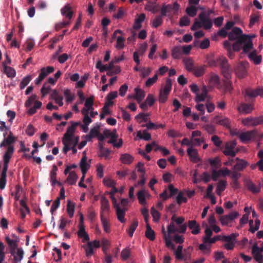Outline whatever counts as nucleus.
<instances>
[{"mask_svg": "<svg viewBox=\"0 0 263 263\" xmlns=\"http://www.w3.org/2000/svg\"><path fill=\"white\" fill-rule=\"evenodd\" d=\"M206 61L210 66H219L222 74L226 79L229 80L231 78L232 69L226 57L221 56L215 58L213 55H209L206 57Z\"/></svg>", "mask_w": 263, "mask_h": 263, "instance_id": "1", "label": "nucleus"}, {"mask_svg": "<svg viewBox=\"0 0 263 263\" xmlns=\"http://www.w3.org/2000/svg\"><path fill=\"white\" fill-rule=\"evenodd\" d=\"M80 125L79 122H71V125L69 126L64 134L62 139V142H71L73 143L74 145H77L79 141V137L78 136H74V133L77 126Z\"/></svg>", "mask_w": 263, "mask_h": 263, "instance_id": "2", "label": "nucleus"}, {"mask_svg": "<svg viewBox=\"0 0 263 263\" xmlns=\"http://www.w3.org/2000/svg\"><path fill=\"white\" fill-rule=\"evenodd\" d=\"M242 123L247 126H256L263 125V115L256 117H248L242 120Z\"/></svg>", "mask_w": 263, "mask_h": 263, "instance_id": "3", "label": "nucleus"}, {"mask_svg": "<svg viewBox=\"0 0 263 263\" xmlns=\"http://www.w3.org/2000/svg\"><path fill=\"white\" fill-rule=\"evenodd\" d=\"M248 65L249 63L247 62H241L236 65L235 68V72L238 78L242 79L247 76V68Z\"/></svg>", "mask_w": 263, "mask_h": 263, "instance_id": "4", "label": "nucleus"}, {"mask_svg": "<svg viewBox=\"0 0 263 263\" xmlns=\"http://www.w3.org/2000/svg\"><path fill=\"white\" fill-rule=\"evenodd\" d=\"M257 134V132L256 130H252L246 132L237 133L236 135L239 137L242 142L246 143L252 139H254L256 138Z\"/></svg>", "mask_w": 263, "mask_h": 263, "instance_id": "5", "label": "nucleus"}, {"mask_svg": "<svg viewBox=\"0 0 263 263\" xmlns=\"http://www.w3.org/2000/svg\"><path fill=\"white\" fill-rule=\"evenodd\" d=\"M7 134V132L3 134L4 139L3 141L0 143V147L7 146H13V144L17 139V138L14 136L12 133L11 131H9V134L7 137H6Z\"/></svg>", "mask_w": 263, "mask_h": 263, "instance_id": "6", "label": "nucleus"}, {"mask_svg": "<svg viewBox=\"0 0 263 263\" xmlns=\"http://www.w3.org/2000/svg\"><path fill=\"white\" fill-rule=\"evenodd\" d=\"M238 212L236 211L232 212L228 215L221 216L220 218V221L222 225L227 226L231 223L233 220L238 216Z\"/></svg>", "mask_w": 263, "mask_h": 263, "instance_id": "7", "label": "nucleus"}, {"mask_svg": "<svg viewBox=\"0 0 263 263\" xmlns=\"http://www.w3.org/2000/svg\"><path fill=\"white\" fill-rule=\"evenodd\" d=\"M112 201L114 204V206L116 210V213L117 215L118 219L122 223L125 222L124 219V216L125 215V210L124 209H121L119 204L117 203V200L115 197L112 198Z\"/></svg>", "mask_w": 263, "mask_h": 263, "instance_id": "8", "label": "nucleus"}, {"mask_svg": "<svg viewBox=\"0 0 263 263\" xmlns=\"http://www.w3.org/2000/svg\"><path fill=\"white\" fill-rule=\"evenodd\" d=\"M13 152L14 146H9L7 148L6 151L3 156L4 165L3 170H8L9 161L13 155Z\"/></svg>", "mask_w": 263, "mask_h": 263, "instance_id": "9", "label": "nucleus"}, {"mask_svg": "<svg viewBox=\"0 0 263 263\" xmlns=\"http://www.w3.org/2000/svg\"><path fill=\"white\" fill-rule=\"evenodd\" d=\"M199 18L201 22L202 27L205 29H210L212 26V21L207 16L204 12H201L199 14Z\"/></svg>", "mask_w": 263, "mask_h": 263, "instance_id": "10", "label": "nucleus"}, {"mask_svg": "<svg viewBox=\"0 0 263 263\" xmlns=\"http://www.w3.org/2000/svg\"><path fill=\"white\" fill-rule=\"evenodd\" d=\"M213 122L228 128H231V122L230 120L226 117L217 116L214 118Z\"/></svg>", "mask_w": 263, "mask_h": 263, "instance_id": "11", "label": "nucleus"}, {"mask_svg": "<svg viewBox=\"0 0 263 263\" xmlns=\"http://www.w3.org/2000/svg\"><path fill=\"white\" fill-rule=\"evenodd\" d=\"M245 95L250 98H255L257 96L263 97V88L258 87L255 89L247 88L245 90Z\"/></svg>", "mask_w": 263, "mask_h": 263, "instance_id": "12", "label": "nucleus"}, {"mask_svg": "<svg viewBox=\"0 0 263 263\" xmlns=\"http://www.w3.org/2000/svg\"><path fill=\"white\" fill-rule=\"evenodd\" d=\"M261 252H262L259 249V247L256 243H255L252 247V253L254 259L258 263L263 262V255L261 254Z\"/></svg>", "mask_w": 263, "mask_h": 263, "instance_id": "13", "label": "nucleus"}, {"mask_svg": "<svg viewBox=\"0 0 263 263\" xmlns=\"http://www.w3.org/2000/svg\"><path fill=\"white\" fill-rule=\"evenodd\" d=\"M249 39V35H242L239 36L238 40L233 45V50L234 51H238L241 48V44L245 43L247 39Z\"/></svg>", "mask_w": 263, "mask_h": 263, "instance_id": "14", "label": "nucleus"}, {"mask_svg": "<svg viewBox=\"0 0 263 263\" xmlns=\"http://www.w3.org/2000/svg\"><path fill=\"white\" fill-rule=\"evenodd\" d=\"M244 183L246 187L253 193L256 194L260 192V187L256 186L251 180L246 179L244 180Z\"/></svg>", "mask_w": 263, "mask_h": 263, "instance_id": "15", "label": "nucleus"}, {"mask_svg": "<svg viewBox=\"0 0 263 263\" xmlns=\"http://www.w3.org/2000/svg\"><path fill=\"white\" fill-rule=\"evenodd\" d=\"M242 30L238 27H234L228 34V38L230 41L238 40L239 36L242 35Z\"/></svg>", "mask_w": 263, "mask_h": 263, "instance_id": "16", "label": "nucleus"}, {"mask_svg": "<svg viewBox=\"0 0 263 263\" xmlns=\"http://www.w3.org/2000/svg\"><path fill=\"white\" fill-rule=\"evenodd\" d=\"M94 102V96H91L86 99L85 107L82 109V112H89L90 110H93V105Z\"/></svg>", "mask_w": 263, "mask_h": 263, "instance_id": "17", "label": "nucleus"}, {"mask_svg": "<svg viewBox=\"0 0 263 263\" xmlns=\"http://www.w3.org/2000/svg\"><path fill=\"white\" fill-rule=\"evenodd\" d=\"M101 212L100 215H105L108 213L109 211V205L108 200L105 197L102 196L101 199Z\"/></svg>", "mask_w": 263, "mask_h": 263, "instance_id": "18", "label": "nucleus"}, {"mask_svg": "<svg viewBox=\"0 0 263 263\" xmlns=\"http://www.w3.org/2000/svg\"><path fill=\"white\" fill-rule=\"evenodd\" d=\"M187 227L191 230L192 234L197 235L200 233V226L198 224L196 220H189L187 223Z\"/></svg>", "mask_w": 263, "mask_h": 263, "instance_id": "19", "label": "nucleus"}, {"mask_svg": "<svg viewBox=\"0 0 263 263\" xmlns=\"http://www.w3.org/2000/svg\"><path fill=\"white\" fill-rule=\"evenodd\" d=\"M187 153L192 161L198 162L200 160L198 156V152L196 149L189 147L187 149Z\"/></svg>", "mask_w": 263, "mask_h": 263, "instance_id": "20", "label": "nucleus"}, {"mask_svg": "<svg viewBox=\"0 0 263 263\" xmlns=\"http://www.w3.org/2000/svg\"><path fill=\"white\" fill-rule=\"evenodd\" d=\"M61 12L63 16L67 18L69 21L72 18L73 12L71 10V7L69 4L66 5L61 9Z\"/></svg>", "mask_w": 263, "mask_h": 263, "instance_id": "21", "label": "nucleus"}, {"mask_svg": "<svg viewBox=\"0 0 263 263\" xmlns=\"http://www.w3.org/2000/svg\"><path fill=\"white\" fill-rule=\"evenodd\" d=\"M134 91L135 94L133 96V98L136 99L138 103H140L145 97V93L144 91L138 87L135 88Z\"/></svg>", "mask_w": 263, "mask_h": 263, "instance_id": "22", "label": "nucleus"}, {"mask_svg": "<svg viewBox=\"0 0 263 263\" xmlns=\"http://www.w3.org/2000/svg\"><path fill=\"white\" fill-rule=\"evenodd\" d=\"M5 240L10 248V253L11 255H14L16 249L17 247L16 241L11 239L8 236L6 237Z\"/></svg>", "mask_w": 263, "mask_h": 263, "instance_id": "23", "label": "nucleus"}, {"mask_svg": "<svg viewBox=\"0 0 263 263\" xmlns=\"http://www.w3.org/2000/svg\"><path fill=\"white\" fill-rule=\"evenodd\" d=\"M236 160H237V162L234 166V168L237 171H241L249 164L247 161L243 159H240L238 158H236Z\"/></svg>", "mask_w": 263, "mask_h": 263, "instance_id": "24", "label": "nucleus"}, {"mask_svg": "<svg viewBox=\"0 0 263 263\" xmlns=\"http://www.w3.org/2000/svg\"><path fill=\"white\" fill-rule=\"evenodd\" d=\"M4 71L9 78H14L16 75L14 69L6 65V62H3Z\"/></svg>", "mask_w": 263, "mask_h": 263, "instance_id": "25", "label": "nucleus"}, {"mask_svg": "<svg viewBox=\"0 0 263 263\" xmlns=\"http://www.w3.org/2000/svg\"><path fill=\"white\" fill-rule=\"evenodd\" d=\"M146 196H149V195L144 190H140L137 193V198L140 204L142 205H144L146 203L145 199Z\"/></svg>", "mask_w": 263, "mask_h": 263, "instance_id": "26", "label": "nucleus"}, {"mask_svg": "<svg viewBox=\"0 0 263 263\" xmlns=\"http://www.w3.org/2000/svg\"><path fill=\"white\" fill-rule=\"evenodd\" d=\"M145 17L146 16L144 13H141L138 17L135 19L133 28L135 30L141 28L142 27L141 23L144 21Z\"/></svg>", "mask_w": 263, "mask_h": 263, "instance_id": "27", "label": "nucleus"}, {"mask_svg": "<svg viewBox=\"0 0 263 263\" xmlns=\"http://www.w3.org/2000/svg\"><path fill=\"white\" fill-rule=\"evenodd\" d=\"M64 145V147L63 148V152L64 154H66L68 151L71 150L72 151L73 154H76L77 152V150L76 148V146L77 145H74L73 143L71 142H65L63 143Z\"/></svg>", "mask_w": 263, "mask_h": 263, "instance_id": "28", "label": "nucleus"}, {"mask_svg": "<svg viewBox=\"0 0 263 263\" xmlns=\"http://www.w3.org/2000/svg\"><path fill=\"white\" fill-rule=\"evenodd\" d=\"M253 107L251 104H241L238 108L239 112L243 114H249L253 110Z\"/></svg>", "mask_w": 263, "mask_h": 263, "instance_id": "29", "label": "nucleus"}, {"mask_svg": "<svg viewBox=\"0 0 263 263\" xmlns=\"http://www.w3.org/2000/svg\"><path fill=\"white\" fill-rule=\"evenodd\" d=\"M205 68L204 65L196 66L192 72L196 77H200L204 74Z\"/></svg>", "mask_w": 263, "mask_h": 263, "instance_id": "30", "label": "nucleus"}, {"mask_svg": "<svg viewBox=\"0 0 263 263\" xmlns=\"http://www.w3.org/2000/svg\"><path fill=\"white\" fill-rule=\"evenodd\" d=\"M54 71V68L52 66H47L43 67L41 69L40 76L44 80L49 74L52 73Z\"/></svg>", "mask_w": 263, "mask_h": 263, "instance_id": "31", "label": "nucleus"}, {"mask_svg": "<svg viewBox=\"0 0 263 263\" xmlns=\"http://www.w3.org/2000/svg\"><path fill=\"white\" fill-rule=\"evenodd\" d=\"M248 57L251 61H253L256 65H258L261 62L262 57L261 55H257L256 50H254L248 55Z\"/></svg>", "mask_w": 263, "mask_h": 263, "instance_id": "32", "label": "nucleus"}, {"mask_svg": "<svg viewBox=\"0 0 263 263\" xmlns=\"http://www.w3.org/2000/svg\"><path fill=\"white\" fill-rule=\"evenodd\" d=\"M120 161L123 164H130L134 160V157L129 154H123L121 155Z\"/></svg>", "mask_w": 263, "mask_h": 263, "instance_id": "33", "label": "nucleus"}, {"mask_svg": "<svg viewBox=\"0 0 263 263\" xmlns=\"http://www.w3.org/2000/svg\"><path fill=\"white\" fill-rule=\"evenodd\" d=\"M249 39H247V41L243 43L244 46L243 47V51L244 52H248L249 50H250L253 48V43L252 42V38L255 37V35H249Z\"/></svg>", "mask_w": 263, "mask_h": 263, "instance_id": "34", "label": "nucleus"}, {"mask_svg": "<svg viewBox=\"0 0 263 263\" xmlns=\"http://www.w3.org/2000/svg\"><path fill=\"white\" fill-rule=\"evenodd\" d=\"M162 233L163 234V238L165 240V245L167 247H170L172 250L175 249V246L172 243L169 235H167L165 231L164 227H162Z\"/></svg>", "mask_w": 263, "mask_h": 263, "instance_id": "35", "label": "nucleus"}, {"mask_svg": "<svg viewBox=\"0 0 263 263\" xmlns=\"http://www.w3.org/2000/svg\"><path fill=\"white\" fill-rule=\"evenodd\" d=\"M80 166L81 167L82 174L85 175L86 172L89 167V164L87 163V158L85 156L81 160Z\"/></svg>", "mask_w": 263, "mask_h": 263, "instance_id": "36", "label": "nucleus"}, {"mask_svg": "<svg viewBox=\"0 0 263 263\" xmlns=\"http://www.w3.org/2000/svg\"><path fill=\"white\" fill-rule=\"evenodd\" d=\"M145 236L150 240H154L155 239V232L152 229L148 223L146 224V230L145 231Z\"/></svg>", "mask_w": 263, "mask_h": 263, "instance_id": "37", "label": "nucleus"}, {"mask_svg": "<svg viewBox=\"0 0 263 263\" xmlns=\"http://www.w3.org/2000/svg\"><path fill=\"white\" fill-rule=\"evenodd\" d=\"M78 235L80 238L83 239V242L87 241L89 240V237L86 232L84 227L79 228V230L78 232Z\"/></svg>", "mask_w": 263, "mask_h": 263, "instance_id": "38", "label": "nucleus"}, {"mask_svg": "<svg viewBox=\"0 0 263 263\" xmlns=\"http://www.w3.org/2000/svg\"><path fill=\"white\" fill-rule=\"evenodd\" d=\"M101 221L102 222V224L103 228L104 231L106 233L110 232V224L109 222L107 221L106 216L103 215V214H101Z\"/></svg>", "mask_w": 263, "mask_h": 263, "instance_id": "39", "label": "nucleus"}, {"mask_svg": "<svg viewBox=\"0 0 263 263\" xmlns=\"http://www.w3.org/2000/svg\"><path fill=\"white\" fill-rule=\"evenodd\" d=\"M182 48L180 46H176L172 50V57L175 59H179L182 55Z\"/></svg>", "mask_w": 263, "mask_h": 263, "instance_id": "40", "label": "nucleus"}, {"mask_svg": "<svg viewBox=\"0 0 263 263\" xmlns=\"http://www.w3.org/2000/svg\"><path fill=\"white\" fill-rule=\"evenodd\" d=\"M208 161L214 169H217L221 166L220 160L218 157H215L213 159L210 158Z\"/></svg>", "mask_w": 263, "mask_h": 263, "instance_id": "41", "label": "nucleus"}, {"mask_svg": "<svg viewBox=\"0 0 263 263\" xmlns=\"http://www.w3.org/2000/svg\"><path fill=\"white\" fill-rule=\"evenodd\" d=\"M227 182L226 180H220L217 185L216 193L217 195H220L226 189Z\"/></svg>", "mask_w": 263, "mask_h": 263, "instance_id": "42", "label": "nucleus"}, {"mask_svg": "<svg viewBox=\"0 0 263 263\" xmlns=\"http://www.w3.org/2000/svg\"><path fill=\"white\" fill-rule=\"evenodd\" d=\"M77 179L78 176L74 172L72 171L69 173L67 178V181L69 184L73 185L76 183Z\"/></svg>", "mask_w": 263, "mask_h": 263, "instance_id": "43", "label": "nucleus"}, {"mask_svg": "<svg viewBox=\"0 0 263 263\" xmlns=\"http://www.w3.org/2000/svg\"><path fill=\"white\" fill-rule=\"evenodd\" d=\"M14 257V260L16 262H20L23 259L24 256V251L22 248H17L16 252L14 255H12Z\"/></svg>", "mask_w": 263, "mask_h": 263, "instance_id": "44", "label": "nucleus"}, {"mask_svg": "<svg viewBox=\"0 0 263 263\" xmlns=\"http://www.w3.org/2000/svg\"><path fill=\"white\" fill-rule=\"evenodd\" d=\"M137 137L140 139H143L145 141H149L151 139V135L147 133L146 130H143V133L141 131L137 132Z\"/></svg>", "mask_w": 263, "mask_h": 263, "instance_id": "45", "label": "nucleus"}, {"mask_svg": "<svg viewBox=\"0 0 263 263\" xmlns=\"http://www.w3.org/2000/svg\"><path fill=\"white\" fill-rule=\"evenodd\" d=\"M74 204L70 200H68L67 205V212L70 218L73 216L74 212Z\"/></svg>", "mask_w": 263, "mask_h": 263, "instance_id": "46", "label": "nucleus"}, {"mask_svg": "<svg viewBox=\"0 0 263 263\" xmlns=\"http://www.w3.org/2000/svg\"><path fill=\"white\" fill-rule=\"evenodd\" d=\"M238 236V234L236 233H232L229 236L223 235L221 236V240L227 242L236 241V238Z\"/></svg>", "mask_w": 263, "mask_h": 263, "instance_id": "47", "label": "nucleus"}, {"mask_svg": "<svg viewBox=\"0 0 263 263\" xmlns=\"http://www.w3.org/2000/svg\"><path fill=\"white\" fill-rule=\"evenodd\" d=\"M7 171L2 170L0 178V189L3 190L5 188L6 184V176Z\"/></svg>", "mask_w": 263, "mask_h": 263, "instance_id": "48", "label": "nucleus"}, {"mask_svg": "<svg viewBox=\"0 0 263 263\" xmlns=\"http://www.w3.org/2000/svg\"><path fill=\"white\" fill-rule=\"evenodd\" d=\"M32 79L31 76L28 75L25 77L22 80L20 84V88L21 89H24L31 81Z\"/></svg>", "mask_w": 263, "mask_h": 263, "instance_id": "49", "label": "nucleus"}, {"mask_svg": "<svg viewBox=\"0 0 263 263\" xmlns=\"http://www.w3.org/2000/svg\"><path fill=\"white\" fill-rule=\"evenodd\" d=\"M138 226V221L135 220L131 224L129 229L127 230V233L130 237H133V234Z\"/></svg>", "mask_w": 263, "mask_h": 263, "instance_id": "50", "label": "nucleus"}, {"mask_svg": "<svg viewBox=\"0 0 263 263\" xmlns=\"http://www.w3.org/2000/svg\"><path fill=\"white\" fill-rule=\"evenodd\" d=\"M205 235L203 237L202 240L204 243H208V241L210 240V239L213 234L212 230L207 228L205 230Z\"/></svg>", "mask_w": 263, "mask_h": 263, "instance_id": "51", "label": "nucleus"}, {"mask_svg": "<svg viewBox=\"0 0 263 263\" xmlns=\"http://www.w3.org/2000/svg\"><path fill=\"white\" fill-rule=\"evenodd\" d=\"M163 22V19L162 16H157L152 21V27L154 28H157L160 26Z\"/></svg>", "mask_w": 263, "mask_h": 263, "instance_id": "52", "label": "nucleus"}, {"mask_svg": "<svg viewBox=\"0 0 263 263\" xmlns=\"http://www.w3.org/2000/svg\"><path fill=\"white\" fill-rule=\"evenodd\" d=\"M172 86V81L170 79H167L166 80L165 85L164 87L162 88L160 90H163L166 93L168 92L170 93Z\"/></svg>", "mask_w": 263, "mask_h": 263, "instance_id": "53", "label": "nucleus"}, {"mask_svg": "<svg viewBox=\"0 0 263 263\" xmlns=\"http://www.w3.org/2000/svg\"><path fill=\"white\" fill-rule=\"evenodd\" d=\"M169 95V93L166 92L163 90H160L159 96V101L161 103H165L167 100V97Z\"/></svg>", "mask_w": 263, "mask_h": 263, "instance_id": "54", "label": "nucleus"}, {"mask_svg": "<svg viewBox=\"0 0 263 263\" xmlns=\"http://www.w3.org/2000/svg\"><path fill=\"white\" fill-rule=\"evenodd\" d=\"M197 9L194 6H191L186 9V12L187 14L191 16L194 17L197 14Z\"/></svg>", "mask_w": 263, "mask_h": 263, "instance_id": "55", "label": "nucleus"}, {"mask_svg": "<svg viewBox=\"0 0 263 263\" xmlns=\"http://www.w3.org/2000/svg\"><path fill=\"white\" fill-rule=\"evenodd\" d=\"M125 39L121 36H119L117 39V44L116 48L118 49H122L124 47Z\"/></svg>", "mask_w": 263, "mask_h": 263, "instance_id": "56", "label": "nucleus"}, {"mask_svg": "<svg viewBox=\"0 0 263 263\" xmlns=\"http://www.w3.org/2000/svg\"><path fill=\"white\" fill-rule=\"evenodd\" d=\"M258 167V170L263 172V160H259L256 163L252 164L250 166V168L254 170Z\"/></svg>", "mask_w": 263, "mask_h": 263, "instance_id": "57", "label": "nucleus"}, {"mask_svg": "<svg viewBox=\"0 0 263 263\" xmlns=\"http://www.w3.org/2000/svg\"><path fill=\"white\" fill-rule=\"evenodd\" d=\"M64 96L66 98V101L67 102H70L74 100V96L71 94L70 91L69 89H66L64 91Z\"/></svg>", "mask_w": 263, "mask_h": 263, "instance_id": "58", "label": "nucleus"}, {"mask_svg": "<svg viewBox=\"0 0 263 263\" xmlns=\"http://www.w3.org/2000/svg\"><path fill=\"white\" fill-rule=\"evenodd\" d=\"M85 250L87 256H91L93 254L92 243L88 242L87 246L85 248Z\"/></svg>", "mask_w": 263, "mask_h": 263, "instance_id": "59", "label": "nucleus"}, {"mask_svg": "<svg viewBox=\"0 0 263 263\" xmlns=\"http://www.w3.org/2000/svg\"><path fill=\"white\" fill-rule=\"evenodd\" d=\"M183 247L182 246H178L177 249L175 251V255L177 259H182L183 255L182 254Z\"/></svg>", "mask_w": 263, "mask_h": 263, "instance_id": "60", "label": "nucleus"}, {"mask_svg": "<svg viewBox=\"0 0 263 263\" xmlns=\"http://www.w3.org/2000/svg\"><path fill=\"white\" fill-rule=\"evenodd\" d=\"M151 214L153 217V220L155 222H157L159 220L160 218V214L153 207L151 209Z\"/></svg>", "mask_w": 263, "mask_h": 263, "instance_id": "61", "label": "nucleus"}, {"mask_svg": "<svg viewBox=\"0 0 263 263\" xmlns=\"http://www.w3.org/2000/svg\"><path fill=\"white\" fill-rule=\"evenodd\" d=\"M60 204V198H57V199H55L53 201V202L51 205V207L50 209V212L52 214H53L54 212H55L57 210V209L59 207Z\"/></svg>", "mask_w": 263, "mask_h": 263, "instance_id": "62", "label": "nucleus"}, {"mask_svg": "<svg viewBox=\"0 0 263 263\" xmlns=\"http://www.w3.org/2000/svg\"><path fill=\"white\" fill-rule=\"evenodd\" d=\"M210 83L211 85H216L219 83V77L217 74H212L210 79Z\"/></svg>", "mask_w": 263, "mask_h": 263, "instance_id": "63", "label": "nucleus"}, {"mask_svg": "<svg viewBox=\"0 0 263 263\" xmlns=\"http://www.w3.org/2000/svg\"><path fill=\"white\" fill-rule=\"evenodd\" d=\"M130 255V252L129 249L126 248L123 249L121 253V257L122 259L127 260Z\"/></svg>", "mask_w": 263, "mask_h": 263, "instance_id": "64", "label": "nucleus"}]
</instances>
